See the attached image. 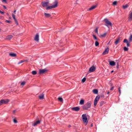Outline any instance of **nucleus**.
<instances>
[{"label": "nucleus", "instance_id": "45", "mask_svg": "<svg viewBox=\"0 0 132 132\" xmlns=\"http://www.w3.org/2000/svg\"><path fill=\"white\" fill-rule=\"evenodd\" d=\"M16 111V110H14L13 111V114L15 113Z\"/></svg>", "mask_w": 132, "mask_h": 132}, {"label": "nucleus", "instance_id": "42", "mask_svg": "<svg viewBox=\"0 0 132 132\" xmlns=\"http://www.w3.org/2000/svg\"><path fill=\"white\" fill-rule=\"evenodd\" d=\"M128 41L126 39H125L123 40V42L124 43H127V42H128Z\"/></svg>", "mask_w": 132, "mask_h": 132}, {"label": "nucleus", "instance_id": "17", "mask_svg": "<svg viewBox=\"0 0 132 132\" xmlns=\"http://www.w3.org/2000/svg\"><path fill=\"white\" fill-rule=\"evenodd\" d=\"M13 37V36L12 35H9L6 37V39L10 40Z\"/></svg>", "mask_w": 132, "mask_h": 132}, {"label": "nucleus", "instance_id": "6", "mask_svg": "<svg viewBox=\"0 0 132 132\" xmlns=\"http://www.w3.org/2000/svg\"><path fill=\"white\" fill-rule=\"evenodd\" d=\"M95 69L96 68L94 66H92L89 68L88 73L93 72L95 71Z\"/></svg>", "mask_w": 132, "mask_h": 132}, {"label": "nucleus", "instance_id": "13", "mask_svg": "<svg viewBox=\"0 0 132 132\" xmlns=\"http://www.w3.org/2000/svg\"><path fill=\"white\" fill-rule=\"evenodd\" d=\"M97 7V5H94L90 7L88 9V11H90L95 9Z\"/></svg>", "mask_w": 132, "mask_h": 132}, {"label": "nucleus", "instance_id": "5", "mask_svg": "<svg viewBox=\"0 0 132 132\" xmlns=\"http://www.w3.org/2000/svg\"><path fill=\"white\" fill-rule=\"evenodd\" d=\"M100 98V97L99 95H97L96 97L94 100V106H96L97 105V102L99 100Z\"/></svg>", "mask_w": 132, "mask_h": 132}, {"label": "nucleus", "instance_id": "9", "mask_svg": "<svg viewBox=\"0 0 132 132\" xmlns=\"http://www.w3.org/2000/svg\"><path fill=\"white\" fill-rule=\"evenodd\" d=\"M71 109L73 111H77L79 110L80 109L79 107H76L72 108Z\"/></svg>", "mask_w": 132, "mask_h": 132}, {"label": "nucleus", "instance_id": "55", "mask_svg": "<svg viewBox=\"0 0 132 132\" xmlns=\"http://www.w3.org/2000/svg\"><path fill=\"white\" fill-rule=\"evenodd\" d=\"M7 15H9V14L8 13H7Z\"/></svg>", "mask_w": 132, "mask_h": 132}, {"label": "nucleus", "instance_id": "40", "mask_svg": "<svg viewBox=\"0 0 132 132\" xmlns=\"http://www.w3.org/2000/svg\"><path fill=\"white\" fill-rule=\"evenodd\" d=\"M24 61H20V62H19L18 63V64H20L21 63L23 62H24Z\"/></svg>", "mask_w": 132, "mask_h": 132}, {"label": "nucleus", "instance_id": "28", "mask_svg": "<svg viewBox=\"0 0 132 132\" xmlns=\"http://www.w3.org/2000/svg\"><path fill=\"white\" fill-rule=\"evenodd\" d=\"M58 100L61 102H62L63 101V99L61 97H59L58 98Z\"/></svg>", "mask_w": 132, "mask_h": 132}, {"label": "nucleus", "instance_id": "47", "mask_svg": "<svg viewBox=\"0 0 132 132\" xmlns=\"http://www.w3.org/2000/svg\"><path fill=\"white\" fill-rule=\"evenodd\" d=\"M0 13L2 14H4V13L3 12H2L1 11V10H0Z\"/></svg>", "mask_w": 132, "mask_h": 132}, {"label": "nucleus", "instance_id": "38", "mask_svg": "<svg viewBox=\"0 0 132 132\" xmlns=\"http://www.w3.org/2000/svg\"><path fill=\"white\" fill-rule=\"evenodd\" d=\"M3 101L2 100L0 101V105L3 104Z\"/></svg>", "mask_w": 132, "mask_h": 132}, {"label": "nucleus", "instance_id": "1", "mask_svg": "<svg viewBox=\"0 0 132 132\" xmlns=\"http://www.w3.org/2000/svg\"><path fill=\"white\" fill-rule=\"evenodd\" d=\"M58 2L56 1H55L53 2V4L50 6H47L46 8V10L49 9H51L52 8H54L57 7L58 6Z\"/></svg>", "mask_w": 132, "mask_h": 132}, {"label": "nucleus", "instance_id": "35", "mask_svg": "<svg viewBox=\"0 0 132 132\" xmlns=\"http://www.w3.org/2000/svg\"><path fill=\"white\" fill-rule=\"evenodd\" d=\"M104 103V101H101L100 103V105L102 106Z\"/></svg>", "mask_w": 132, "mask_h": 132}, {"label": "nucleus", "instance_id": "3", "mask_svg": "<svg viewBox=\"0 0 132 132\" xmlns=\"http://www.w3.org/2000/svg\"><path fill=\"white\" fill-rule=\"evenodd\" d=\"M82 120L83 121L84 123L86 125L88 122V121L87 120V118L86 114H84L82 115Z\"/></svg>", "mask_w": 132, "mask_h": 132}, {"label": "nucleus", "instance_id": "57", "mask_svg": "<svg viewBox=\"0 0 132 132\" xmlns=\"http://www.w3.org/2000/svg\"><path fill=\"white\" fill-rule=\"evenodd\" d=\"M1 30V29H0V30Z\"/></svg>", "mask_w": 132, "mask_h": 132}, {"label": "nucleus", "instance_id": "37", "mask_svg": "<svg viewBox=\"0 0 132 132\" xmlns=\"http://www.w3.org/2000/svg\"><path fill=\"white\" fill-rule=\"evenodd\" d=\"M1 1L3 2H4L5 3H7V1L6 0H1Z\"/></svg>", "mask_w": 132, "mask_h": 132}, {"label": "nucleus", "instance_id": "12", "mask_svg": "<svg viewBox=\"0 0 132 132\" xmlns=\"http://www.w3.org/2000/svg\"><path fill=\"white\" fill-rule=\"evenodd\" d=\"M128 19V20L129 21L132 20V12H130L129 14Z\"/></svg>", "mask_w": 132, "mask_h": 132}, {"label": "nucleus", "instance_id": "46", "mask_svg": "<svg viewBox=\"0 0 132 132\" xmlns=\"http://www.w3.org/2000/svg\"><path fill=\"white\" fill-rule=\"evenodd\" d=\"M15 23H16L17 25H18V21H17L16 20H15Z\"/></svg>", "mask_w": 132, "mask_h": 132}, {"label": "nucleus", "instance_id": "22", "mask_svg": "<svg viewBox=\"0 0 132 132\" xmlns=\"http://www.w3.org/2000/svg\"><path fill=\"white\" fill-rule=\"evenodd\" d=\"M40 123V121L39 120H38L36 122L34 123V124L33 125V126H35L39 124Z\"/></svg>", "mask_w": 132, "mask_h": 132}, {"label": "nucleus", "instance_id": "56", "mask_svg": "<svg viewBox=\"0 0 132 132\" xmlns=\"http://www.w3.org/2000/svg\"><path fill=\"white\" fill-rule=\"evenodd\" d=\"M2 18V17H1V16H0V18Z\"/></svg>", "mask_w": 132, "mask_h": 132}, {"label": "nucleus", "instance_id": "34", "mask_svg": "<svg viewBox=\"0 0 132 132\" xmlns=\"http://www.w3.org/2000/svg\"><path fill=\"white\" fill-rule=\"evenodd\" d=\"M25 84V81L22 82L21 83V85L23 86Z\"/></svg>", "mask_w": 132, "mask_h": 132}, {"label": "nucleus", "instance_id": "43", "mask_svg": "<svg viewBox=\"0 0 132 132\" xmlns=\"http://www.w3.org/2000/svg\"><path fill=\"white\" fill-rule=\"evenodd\" d=\"M5 22L8 23H10L11 22V21H10L8 20H6L5 21Z\"/></svg>", "mask_w": 132, "mask_h": 132}, {"label": "nucleus", "instance_id": "27", "mask_svg": "<svg viewBox=\"0 0 132 132\" xmlns=\"http://www.w3.org/2000/svg\"><path fill=\"white\" fill-rule=\"evenodd\" d=\"M99 44V43L98 42H97V41L95 42V46H98V45Z\"/></svg>", "mask_w": 132, "mask_h": 132}, {"label": "nucleus", "instance_id": "33", "mask_svg": "<svg viewBox=\"0 0 132 132\" xmlns=\"http://www.w3.org/2000/svg\"><path fill=\"white\" fill-rule=\"evenodd\" d=\"M98 28H96L95 29V32L97 33V34H98Z\"/></svg>", "mask_w": 132, "mask_h": 132}, {"label": "nucleus", "instance_id": "50", "mask_svg": "<svg viewBox=\"0 0 132 132\" xmlns=\"http://www.w3.org/2000/svg\"><path fill=\"white\" fill-rule=\"evenodd\" d=\"M3 7L5 9H6V7L5 6H4L3 5Z\"/></svg>", "mask_w": 132, "mask_h": 132}, {"label": "nucleus", "instance_id": "51", "mask_svg": "<svg viewBox=\"0 0 132 132\" xmlns=\"http://www.w3.org/2000/svg\"><path fill=\"white\" fill-rule=\"evenodd\" d=\"M71 127V126L70 125H69V126H68V127Z\"/></svg>", "mask_w": 132, "mask_h": 132}, {"label": "nucleus", "instance_id": "19", "mask_svg": "<svg viewBox=\"0 0 132 132\" xmlns=\"http://www.w3.org/2000/svg\"><path fill=\"white\" fill-rule=\"evenodd\" d=\"M39 99H43L44 98V95L43 94H42L39 96Z\"/></svg>", "mask_w": 132, "mask_h": 132}, {"label": "nucleus", "instance_id": "29", "mask_svg": "<svg viewBox=\"0 0 132 132\" xmlns=\"http://www.w3.org/2000/svg\"><path fill=\"white\" fill-rule=\"evenodd\" d=\"M128 48L126 47H124L123 48V50L125 51H127L128 50Z\"/></svg>", "mask_w": 132, "mask_h": 132}, {"label": "nucleus", "instance_id": "44", "mask_svg": "<svg viewBox=\"0 0 132 132\" xmlns=\"http://www.w3.org/2000/svg\"><path fill=\"white\" fill-rule=\"evenodd\" d=\"M118 90H119V94H121V90H120V87H119L118 88Z\"/></svg>", "mask_w": 132, "mask_h": 132}, {"label": "nucleus", "instance_id": "52", "mask_svg": "<svg viewBox=\"0 0 132 132\" xmlns=\"http://www.w3.org/2000/svg\"><path fill=\"white\" fill-rule=\"evenodd\" d=\"M113 72V70H112V71H111V73H112V72Z\"/></svg>", "mask_w": 132, "mask_h": 132}, {"label": "nucleus", "instance_id": "25", "mask_svg": "<svg viewBox=\"0 0 132 132\" xmlns=\"http://www.w3.org/2000/svg\"><path fill=\"white\" fill-rule=\"evenodd\" d=\"M128 7V5L127 4H126L125 5H123L122 6L123 8L124 9H126Z\"/></svg>", "mask_w": 132, "mask_h": 132}, {"label": "nucleus", "instance_id": "4", "mask_svg": "<svg viewBox=\"0 0 132 132\" xmlns=\"http://www.w3.org/2000/svg\"><path fill=\"white\" fill-rule=\"evenodd\" d=\"M104 21L105 22V23L106 24L105 25V26H106L108 27V25H110V26H112L111 23L109 21L108 19H105L104 20Z\"/></svg>", "mask_w": 132, "mask_h": 132}, {"label": "nucleus", "instance_id": "31", "mask_svg": "<svg viewBox=\"0 0 132 132\" xmlns=\"http://www.w3.org/2000/svg\"><path fill=\"white\" fill-rule=\"evenodd\" d=\"M86 79L85 78H84L82 80V82H84L86 81Z\"/></svg>", "mask_w": 132, "mask_h": 132}, {"label": "nucleus", "instance_id": "48", "mask_svg": "<svg viewBox=\"0 0 132 132\" xmlns=\"http://www.w3.org/2000/svg\"><path fill=\"white\" fill-rule=\"evenodd\" d=\"M113 87H111V88L110 90H112L113 89Z\"/></svg>", "mask_w": 132, "mask_h": 132}, {"label": "nucleus", "instance_id": "10", "mask_svg": "<svg viewBox=\"0 0 132 132\" xmlns=\"http://www.w3.org/2000/svg\"><path fill=\"white\" fill-rule=\"evenodd\" d=\"M109 51V48H106L104 50V52L102 53L103 55H104L105 54H108Z\"/></svg>", "mask_w": 132, "mask_h": 132}, {"label": "nucleus", "instance_id": "39", "mask_svg": "<svg viewBox=\"0 0 132 132\" xmlns=\"http://www.w3.org/2000/svg\"><path fill=\"white\" fill-rule=\"evenodd\" d=\"M126 43L127 44V46H130L129 43V42H127V43Z\"/></svg>", "mask_w": 132, "mask_h": 132}, {"label": "nucleus", "instance_id": "20", "mask_svg": "<svg viewBox=\"0 0 132 132\" xmlns=\"http://www.w3.org/2000/svg\"><path fill=\"white\" fill-rule=\"evenodd\" d=\"M84 100L83 99H81L80 100V101L79 103L81 105H83L84 104Z\"/></svg>", "mask_w": 132, "mask_h": 132}, {"label": "nucleus", "instance_id": "7", "mask_svg": "<svg viewBox=\"0 0 132 132\" xmlns=\"http://www.w3.org/2000/svg\"><path fill=\"white\" fill-rule=\"evenodd\" d=\"M34 40L37 42H38L39 40V35L38 33L36 34L34 38Z\"/></svg>", "mask_w": 132, "mask_h": 132}, {"label": "nucleus", "instance_id": "24", "mask_svg": "<svg viewBox=\"0 0 132 132\" xmlns=\"http://www.w3.org/2000/svg\"><path fill=\"white\" fill-rule=\"evenodd\" d=\"M98 90L97 89H94L93 90V92L95 94H97L98 93Z\"/></svg>", "mask_w": 132, "mask_h": 132}, {"label": "nucleus", "instance_id": "21", "mask_svg": "<svg viewBox=\"0 0 132 132\" xmlns=\"http://www.w3.org/2000/svg\"><path fill=\"white\" fill-rule=\"evenodd\" d=\"M9 55L12 57H15L16 56V55L14 53H11L9 54Z\"/></svg>", "mask_w": 132, "mask_h": 132}, {"label": "nucleus", "instance_id": "8", "mask_svg": "<svg viewBox=\"0 0 132 132\" xmlns=\"http://www.w3.org/2000/svg\"><path fill=\"white\" fill-rule=\"evenodd\" d=\"M49 3V2L48 1L42 2V6L43 7H47Z\"/></svg>", "mask_w": 132, "mask_h": 132}, {"label": "nucleus", "instance_id": "49", "mask_svg": "<svg viewBox=\"0 0 132 132\" xmlns=\"http://www.w3.org/2000/svg\"><path fill=\"white\" fill-rule=\"evenodd\" d=\"M109 93H110V92L109 91H108L107 93V94H109Z\"/></svg>", "mask_w": 132, "mask_h": 132}, {"label": "nucleus", "instance_id": "26", "mask_svg": "<svg viewBox=\"0 0 132 132\" xmlns=\"http://www.w3.org/2000/svg\"><path fill=\"white\" fill-rule=\"evenodd\" d=\"M32 73L33 75H35L37 74V72L35 71H33L32 72Z\"/></svg>", "mask_w": 132, "mask_h": 132}, {"label": "nucleus", "instance_id": "11", "mask_svg": "<svg viewBox=\"0 0 132 132\" xmlns=\"http://www.w3.org/2000/svg\"><path fill=\"white\" fill-rule=\"evenodd\" d=\"M46 71V69H40L39 70V74H43Z\"/></svg>", "mask_w": 132, "mask_h": 132}, {"label": "nucleus", "instance_id": "15", "mask_svg": "<svg viewBox=\"0 0 132 132\" xmlns=\"http://www.w3.org/2000/svg\"><path fill=\"white\" fill-rule=\"evenodd\" d=\"M3 104H6L9 101L8 99H4L2 100Z\"/></svg>", "mask_w": 132, "mask_h": 132}, {"label": "nucleus", "instance_id": "41", "mask_svg": "<svg viewBox=\"0 0 132 132\" xmlns=\"http://www.w3.org/2000/svg\"><path fill=\"white\" fill-rule=\"evenodd\" d=\"M117 2L116 1H114V2L113 3V5H116V4H117Z\"/></svg>", "mask_w": 132, "mask_h": 132}, {"label": "nucleus", "instance_id": "54", "mask_svg": "<svg viewBox=\"0 0 132 132\" xmlns=\"http://www.w3.org/2000/svg\"><path fill=\"white\" fill-rule=\"evenodd\" d=\"M93 126V124H92L91 125V126Z\"/></svg>", "mask_w": 132, "mask_h": 132}, {"label": "nucleus", "instance_id": "53", "mask_svg": "<svg viewBox=\"0 0 132 132\" xmlns=\"http://www.w3.org/2000/svg\"><path fill=\"white\" fill-rule=\"evenodd\" d=\"M16 12V10H15V11H14V12Z\"/></svg>", "mask_w": 132, "mask_h": 132}, {"label": "nucleus", "instance_id": "23", "mask_svg": "<svg viewBox=\"0 0 132 132\" xmlns=\"http://www.w3.org/2000/svg\"><path fill=\"white\" fill-rule=\"evenodd\" d=\"M106 35V33H104L103 34H101L100 36V37H105Z\"/></svg>", "mask_w": 132, "mask_h": 132}, {"label": "nucleus", "instance_id": "16", "mask_svg": "<svg viewBox=\"0 0 132 132\" xmlns=\"http://www.w3.org/2000/svg\"><path fill=\"white\" fill-rule=\"evenodd\" d=\"M44 15L46 17L48 18L50 17L51 16V15L50 14L48 13H44Z\"/></svg>", "mask_w": 132, "mask_h": 132}, {"label": "nucleus", "instance_id": "36", "mask_svg": "<svg viewBox=\"0 0 132 132\" xmlns=\"http://www.w3.org/2000/svg\"><path fill=\"white\" fill-rule=\"evenodd\" d=\"M93 38H94V39L96 40H97V38H96V36H95V35H93Z\"/></svg>", "mask_w": 132, "mask_h": 132}, {"label": "nucleus", "instance_id": "2", "mask_svg": "<svg viewBox=\"0 0 132 132\" xmlns=\"http://www.w3.org/2000/svg\"><path fill=\"white\" fill-rule=\"evenodd\" d=\"M91 102L89 101L88 102L84 105L82 106V108L84 110H88L91 106Z\"/></svg>", "mask_w": 132, "mask_h": 132}, {"label": "nucleus", "instance_id": "32", "mask_svg": "<svg viewBox=\"0 0 132 132\" xmlns=\"http://www.w3.org/2000/svg\"><path fill=\"white\" fill-rule=\"evenodd\" d=\"M12 16L14 20H16L15 18V16L13 14H12Z\"/></svg>", "mask_w": 132, "mask_h": 132}, {"label": "nucleus", "instance_id": "18", "mask_svg": "<svg viewBox=\"0 0 132 132\" xmlns=\"http://www.w3.org/2000/svg\"><path fill=\"white\" fill-rule=\"evenodd\" d=\"M120 40V38H117L116 41L114 42L115 44L116 45H117V44L118 43H119V40Z\"/></svg>", "mask_w": 132, "mask_h": 132}, {"label": "nucleus", "instance_id": "30", "mask_svg": "<svg viewBox=\"0 0 132 132\" xmlns=\"http://www.w3.org/2000/svg\"><path fill=\"white\" fill-rule=\"evenodd\" d=\"M13 121L15 123H17V121L16 120V119L15 118H14L13 119Z\"/></svg>", "mask_w": 132, "mask_h": 132}, {"label": "nucleus", "instance_id": "14", "mask_svg": "<svg viewBox=\"0 0 132 132\" xmlns=\"http://www.w3.org/2000/svg\"><path fill=\"white\" fill-rule=\"evenodd\" d=\"M109 64L111 66H114L115 65V63L113 61H109Z\"/></svg>", "mask_w": 132, "mask_h": 132}]
</instances>
